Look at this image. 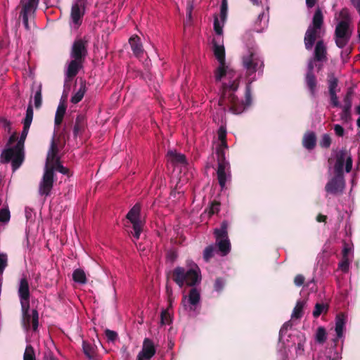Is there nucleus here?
I'll list each match as a JSON object with an SVG mask.
<instances>
[{
  "label": "nucleus",
  "instance_id": "1",
  "mask_svg": "<svg viewBox=\"0 0 360 360\" xmlns=\"http://www.w3.org/2000/svg\"><path fill=\"white\" fill-rule=\"evenodd\" d=\"M58 148L54 139H52L51 147L46 157L44 172L39 184L38 193L41 196L48 197L51 195L54 183V165L60 160L58 156Z\"/></svg>",
  "mask_w": 360,
  "mask_h": 360
},
{
  "label": "nucleus",
  "instance_id": "2",
  "mask_svg": "<svg viewBox=\"0 0 360 360\" xmlns=\"http://www.w3.org/2000/svg\"><path fill=\"white\" fill-rule=\"evenodd\" d=\"M24 143L18 140L14 147L4 149L1 154V162L7 164L11 162L13 172L18 169L24 161Z\"/></svg>",
  "mask_w": 360,
  "mask_h": 360
},
{
  "label": "nucleus",
  "instance_id": "3",
  "mask_svg": "<svg viewBox=\"0 0 360 360\" xmlns=\"http://www.w3.org/2000/svg\"><path fill=\"white\" fill-rule=\"evenodd\" d=\"M24 143L18 140L14 147L4 149L1 154V162L7 164L11 162L13 172L18 169L24 161Z\"/></svg>",
  "mask_w": 360,
  "mask_h": 360
},
{
  "label": "nucleus",
  "instance_id": "4",
  "mask_svg": "<svg viewBox=\"0 0 360 360\" xmlns=\"http://www.w3.org/2000/svg\"><path fill=\"white\" fill-rule=\"evenodd\" d=\"M323 24V15L321 10L318 8L314 14L312 24L308 27L304 34V42L307 50H311L316 39L320 37Z\"/></svg>",
  "mask_w": 360,
  "mask_h": 360
},
{
  "label": "nucleus",
  "instance_id": "5",
  "mask_svg": "<svg viewBox=\"0 0 360 360\" xmlns=\"http://www.w3.org/2000/svg\"><path fill=\"white\" fill-rule=\"evenodd\" d=\"M172 278L180 288L183 287L184 283L193 286L200 281L199 274L196 270L190 269L186 271L181 266H177L172 271Z\"/></svg>",
  "mask_w": 360,
  "mask_h": 360
},
{
  "label": "nucleus",
  "instance_id": "6",
  "mask_svg": "<svg viewBox=\"0 0 360 360\" xmlns=\"http://www.w3.org/2000/svg\"><path fill=\"white\" fill-rule=\"evenodd\" d=\"M228 102L229 111L233 114L239 115L242 113L247 107L252 103V91L250 82L247 84L245 93V101H240L239 98L233 93L228 95Z\"/></svg>",
  "mask_w": 360,
  "mask_h": 360
},
{
  "label": "nucleus",
  "instance_id": "7",
  "mask_svg": "<svg viewBox=\"0 0 360 360\" xmlns=\"http://www.w3.org/2000/svg\"><path fill=\"white\" fill-rule=\"evenodd\" d=\"M243 65L248 76L257 71L263 72L264 62L252 50H249L248 54L243 56Z\"/></svg>",
  "mask_w": 360,
  "mask_h": 360
},
{
  "label": "nucleus",
  "instance_id": "8",
  "mask_svg": "<svg viewBox=\"0 0 360 360\" xmlns=\"http://www.w3.org/2000/svg\"><path fill=\"white\" fill-rule=\"evenodd\" d=\"M141 205L136 203L131 208L126 216V218L132 224L133 236L136 239L139 238L144 225V222L141 219Z\"/></svg>",
  "mask_w": 360,
  "mask_h": 360
},
{
  "label": "nucleus",
  "instance_id": "9",
  "mask_svg": "<svg viewBox=\"0 0 360 360\" xmlns=\"http://www.w3.org/2000/svg\"><path fill=\"white\" fill-rule=\"evenodd\" d=\"M316 60L311 58L307 64V72L304 75V84L309 91L311 98H316L318 91V80L316 75L314 74V62Z\"/></svg>",
  "mask_w": 360,
  "mask_h": 360
},
{
  "label": "nucleus",
  "instance_id": "10",
  "mask_svg": "<svg viewBox=\"0 0 360 360\" xmlns=\"http://www.w3.org/2000/svg\"><path fill=\"white\" fill-rule=\"evenodd\" d=\"M345 163V171L349 172L352 168V158L348 150L345 148L339 150L335 157L334 165V173L344 174V165Z\"/></svg>",
  "mask_w": 360,
  "mask_h": 360
},
{
  "label": "nucleus",
  "instance_id": "11",
  "mask_svg": "<svg viewBox=\"0 0 360 360\" xmlns=\"http://www.w3.org/2000/svg\"><path fill=\"white\" fill-rule=\"evenodd\" d=\"M351 32L349 29V23L345 20H341L335 27V40L336 46L340 48H344L349 42L351 37Z\"/></svg>",
  "mask_w": 360,
  "mask_h": 360
},
{
  "label": "nucleus",
  "instance_id": "12",
  "mask_svg": "<svg viewBox=\"0 0 360 360\" xmlns=\"http://www.w3.org/2000/svg\"><path fill=\"white\" fill-rule=\"evenodd\" d=\"M22 311V325L27 329L32 324L33 330H37L39 326V313L37 309L32 310V314H30V302L20 303Z\"/></svg>",
  "mask_w": 360,
  "mask_h": 360
},
{
  "label": "nucleus",
  "instance_id": "13",
  "mask_svg": "<svg viewBox=\"0 0 360 360\" xmlns=\"http://www.w3.org/2000/svg\"><path fill=\"white\" fill-rule=\"evenodd\" d=\"M88 42L86 40L83 39H77L74 41L70 56L72 59L80 60L85 61L86 58L88 55Z\"/></svg>",
  "mask_w": 360,
  "mask_h": 360
},
{
  "label": "nucleus",
  "instance_id": "14",
  "mask_svg": "<svg viewBox=\"0 0 360 360\" xmlns=\"http://www.w3.org/2000/svg\"><path fill=\"white\" fill-rule=\"evenodd\" d=\"M344 188V174L335 173V176L326 184L325 190L328 193L337 195L342 193Z\"/></svg>",
  "mask_w": 360,
  "mask_h": 360
},
{
  "label": "nucleus",
  "instance_id": "15",
  "mask_svg": "<svg viewBox=\"0 0 360 360\" xmlns=\"http://www.w3.org/2000/svg\"><path fill=\"white\" fill-rule=\"evenodd\" d=\"M239 86L238 79L233 80L231 84L223 83L222 84V92L221 96L219 100V105L220 106H229L228 95L237 91Z\"/></svg>",
  "mask_w": 360,
  "mask_h": 360
},
{
  "label": "nucleus",
  "instance_id": "16",
  "mask_svg": "<svg viewBox=\"0 0 360 360\" xmlns=\"http://www.w3.org/2000/svg\"><path fill=\"white\" fill-rule=\"evenodd\" d=\"M85 61L72 59L68 65L65 71V82L71 81L78 74L79 71L83 68Z\"/></svg>",
  "mask_w": 360,
  "mask_h": 360
},
{
  "label": "nucleus",
  "instance_id": "17",
  "mask_svg": "<svg viewBox=\"0 0 360 360\" xmlns=\"http://www.w3.org/2000/svg\"><path fill=\"white\" fill-rule=\"evenodd\" d=\"M200 300V295L199 291L193 288L190 290L189 294L188 296V300L186 296H184L182 299L181 304L184 305L185 308H186V302L189 303V310L190 311H195L197 308V305L199 304Z\"/></svg>",
  "mask_w": 360,
  "mask_h": 360
},
{
  "label": "nucleus",
  "instance_id": "18",
  "mask_svg": "<svg viewBox=\"0 0 360 360\" xmlns=\"http://www.w3.org/2000/svg\"><path fill=\"white\" fill-rule=\"evenodd\" d=\"M18 295L20 303L30 302V285L26 276H23L20 280Z\"/></svg>",
  "mask_w": 360,
  "mask_h": 360
},
{
  "label": "nucleus",
  "instance_id": "19",
  "mask_svg": "<svg viewBox=\"0 0 360 360\" xmlns=\"http://www.w3.org/2000/svg\"><path fill=\"white\" fill-rule=\"evenodd\" d=\"M156 353L153 342L149 338H145L143 342L142 349L138 354L139 356L150 360Z\"/></svg>",
  "mask_w": 360,
  "mask_h": 360
},
{
  "label": "nucleus",
  "instance_id": "20",
  "mask_svg": "<svg viewBox=\"0 0 360 360\" xmlns=\"http://www.w3.org/2000/svg\"><path fill=\"white\" fill-rule=\"evenodd\" d=\"M87 127V120L84 115L79 114L77 115L73 126V136L76 139L82 136Z\"/></svg>",
  "mask_w": 360,
  "mask_h": 360
},
{
  "label": "nucleus",
  "instance_id": "21",
  "mask_svg": "<svg viewBox=\"0 0 360 360\" xmlns=\"http://www.w3.org/2000/svg\"><path fill=\"white\" fill-rule=\"evenodd\" d=\"M327 49L323 40H319L314 48V60L318 62L327 60Z\"/></svg>",
  "mask_w": 360,
  "mask_h": 360
},
{
  "label": "nucleus",
  "instance_id": "22",
  "mask_svg": "<svg viewBox=\"0 0 360 360\" xmlns=\"http://www.w3.org/2000/svg\"><path fill=\"white\" fill-rule=\"evenodd\" d=\"M129 43L134 56L137 58L142 57L144 50L141 41V38L137 35H133L129 38Z\"/></svg>",
  "mask_w": 360,
  "mask_h": 360
},
{
  "label": "nucleus",
  "instance_id": "23",
  "mask_svg": "<svg viewBox=\"0 0 360 360\" xmlns=\"http://www.w3.org/2000/svg\"><path fill=\"white\" fill-rule=\"evenodd\" d=\"M84 15V7H82V4H79V1L75 3L72 6L71 8V18L72 22L77 25H79L82 22L81 19Z\"/></svg>",
  "mask_w": 360,
  "mask_h": 360
},
{
  "label": "nucleus",
  "instance_id": "24",
  "mask_svg": "<svg viewBox=\"0 0 360 360\" xmlns=\"http://www.w3.org/2000/svg\"><path fill=\"white\" fill-rule=\"evenodd\" d=\"M39 0H20V4L22 6L21 13L30 14L34 13L38 8Z\"/></svg>",
  "mask_w": 360,
  "mask_h": 360
},
{
  "label": "nucleus",
  "instance_id": "25",
  "mask_svg": "<svg viewBox=\"0 0 360 360\" xmlns=\"http://www.w3.org/2000/svg\"><path fill=\"white\" fill-rule=\"evenodd\" d=\"M316 136L314 131L304 134L302 139V145L307 150H313L316 147Z\"/></svg>",
  "mask_w": 360,
  "mask_h": 360
},
{
  "label": "nucleus",
  "instance_id": "26",
  "mask_svg": "<svg viewBox=\"0 0 360 360\" xmlns=\"http://www.w3.org/2000/svg\"><path fill=\"white\" fill-rule=\"evenodd\" d=\"M212 44L214 56L219 61V64L223 65V63H225L226 62L224 46L223 45L218 44L214 39L212 40Z\"/></svg>",
  "mask_w": 360,
  "mask_h": 360
},
{
  "label": "nucleus",
  "instance_id": "27",
  "mask_svg": "<svg viewBox=\"0 0 360 360\" xmlns=\"http://www.w3.org/2000/svg\"><path fill=\"white\" fill-rule=\"evenodd\" d=\"M82 348L84 354L89 360H97L96 358V347L94 345L84 340L82 342Z\"/></svg>",
  "mask_w": 360,
  "mask_h": 360
},
{
  "label": "nucleus",
  "instance_id": "28",
  "mask_svg": "<svg viewBox=\"0 0 360 360\" xmlns=\"http://www.w3.org/2000/svg\"><path fill=\"white\" fill-rule=\"evenodd\" d=\"M345 316L343 314H338L335 318V332L338 338H341L343 335V330L345 325Z\"/></svg>",
  "mask_w": 360,
  "mask_h": 360
},
{
  "label": "nucleus",
  "instance_id": "29",
  "mask_svg": "<svg viewBox=\"0 0 360 360\" xmlns=\"http://www.w3.org/2000/svg\"><path fill=\"white\" fill-rule=\"evenodd\" d=\"M216 245L223 256L228 255L231 250V243L229 238L216 240Z\"/></svg>",
  "mask_w": 360,
  "mask_h": 360
},
{
  "label": "nucleus",
  "instance_id": "30",
  "mask_svg": "<svg viewBox=\"0 0 360 360\" xmlns=\"http://www.w3.org/2000/svg\"><path fill=\"white\" fill-rule=\"evenodd\" d=\"M327 82L328 86V93L338 92L340 91V89H338L339 82L338 79L335 77L333 72L328 74Z\"/></svg>",
  "mask_w": 360,
  "mask_h": 360
},
{
  "label": "nucleus",
  "instance_id": "31",
  "mask_svg": "<svg viewBox=\"0 0 360 360\" xmlns=\"http://www.w3.org/2000/svg\"><path fill=\"white\" fill-rule=\"evenodd\" d=\"M167 156L169 158L170 161L175 165H184L186 163V156L183 154L170 150L167 153Z\"/></svg>",
  "mask_w": 360,
  "mask_h": 360
},
{
  "label": "nucleus",
  "instance_id": "32",
  "mask_svg": "<svg viewBox=\"0 0 360 360\" xmlns=\"http://www.w3.org/2000/svg\"><path fill=\"white\" fill-rule=\"evenodd\" d=\"M86 91V88L85 82L82 81L80 83L79 89L72 96V98L70 99L71 103H72L74 104H77L79 102H80L82 100Z\"/></svg>",
  "mask_w": 360,
  "mask_h": 360
},
{
  "label": "nucleus",
  "instance_id": "33",
  "mask_svg": "<svg viewBox=\"0 0 360 360\" xmlns=\"http://www.w3.org/2000/svg\"><path fill=\"white\" fill-rule=\"evenodd\" d=\"M228 166L219 165L217 171V179L221 189H224L226 186L227 176L226 174V169Z\"/></svg>",
  "mask_w": 360,
  "mask_h": 360
},
{
  "label": "nucleus",
  "instance_id": "34",
  "mask_svg": "<svg viewBox=\"0 0 360 360\" xmlns=\"http://www.w3.org/2000/svg\"><path fill=\"white\" fill-rule=\"evenodd\" d=\"M228 223L226 221H222L219 229H214V234L216 240H220L223 238H229L228 237Z\"/></svg>",
  "mask_w": 360,
  "mask_h": 360
},
{
  "label": "nucleus",
  "instance_id": "35",
  "mask_svg": "<svg viewBox=\"0 0 360 360\" xmlns=\"http://www.w3.org/2000/svg\"><path fill=\"white\" fill-rule=\"evenodd\" d=\"M72 279L75 283L85 284L87 282L86 274L82 269H76L72 273Z\"/></svg>",
  "mask_w": 360,
  "mask_h": 360
},
{
  "label": "nucleus",
  "instance_id": "36",
  "mask_svg": "<svg viewBox=\"0 0 360 360\" xmlns=\"http://www.w3.org/2000/svg\"><path fill=\"white\" fill-rule=\"evenodd\" d=\"M305 304H306V302L304 300H298L297 302L296 305L294 307L292 315H291L292 319H299L302 316L303 309L304 307Z\"/></svg>",
  "mask_w": 360,
  "mask_h": 360
},
{
  "label": "nucleus",
  "instance_id": "37",
  "mask_svg": "<svg viewBox=\"0 0 360 360\" xmlns=\"http://www.w3.org/2000/svg\"><path fill=\"white\" fill-rule=\"evenodd\" d=\"M33 108L31 103H30L26 110L25 117L22 121L23 128L30 129L33 119Z\"/></svg>",
  "mask_w": 360,
  "mask_h": 360
},
{
  "label": "nucleus",
  "instance_id": "38",
  "mask_svg": "<svg viewBox=\"0 0 360 360\" xmlns=\"http://www.w3.org/2000/svg\"><path fill=\"white\" fill-rule=\"evenodd\" d=\"M65 111L66 106L64 104H59L55 115L54 123L56 126H59L61 124L63 120V117L65 114Z\"/></svg>",
  "mask_w": 360,
  "mask_h": 360
},
{
  "label": "nucleus",
  "instance_id": "39",
  "mask_svg": "<svg viewBox=\"0 0 360 360\" xmlns=\"http://www.w3.org/2000/svg\"><path fill=\"white\" fill-rule=\"evenodd\" d=\"M224 148V147L220 146L217 149L216 154L218 162V166L221 165L223 166H229V162L226 160Z\"/></svg>",
  "mask_w": 360,
  "mask_h": 360
},
{
  "label": "nucleus",
  "instance_id": "40",
  "mask_svg": "<svg viewBox=\"0 0 360 360\" xmlns=\"http://www.w3.org/2000/svg\"><path fill=\"white\" fill-rule=\"evenodd\" d=\"M315 339L319 344H323L326 341L327 333L324 327L320 326L317 328Z\"/></svg>",
  "mask_w": 360,
  "mask_h": 360
},
{
  "label": "nucleus",
  "instance_id": "41",
  "mask_svg": "<svg viewBox=\"0 0 360 360\" xmlns=\"http://www.w3.org/2000/svg\"><path fill=\"white\" fill-rule=\"evenodd\" d=\"M23 360H36L34 349L31 345H27L23 355Z\"/></svg>",
  "mask_w": 360,
  "mask_h": 360
},
{
  "label": "nucleus",
  "instance_id": "42",
  "mask_svg": "<svg viewBox=\"0 0 360 360\" xmlns=\"http://www.w3.org/2000/svg\"><path fill=\"white\" fill-rule=\"evenodd\" d=\"M218 139L221 141V146L227 148L226 143V130L223 126H221L217 131Z\"/></svg>",
  "mask_w": 360,
  "mask_h": 360
},
{
  "label": "nucleus",
  "instance_id": "43",
  "mask_svg": "<svg viewBox=\"0 0 360 360\" xmlns=\"http://www.w3.org/2000/svg\"><path fill=\"white\" fill-rule=\"evenodd\" d=\"M8 266V255L5 252H0V274L2 275Z\"/></svg>",
  "mask_w": 360,
  "mask_h": 360
},
{
  "label": "nucleus",
  "instance_id": "44",
  "mask_svg": "<svg viewBox=\"0 0 360 360\" xmlns=\"http://www.w3.org/2000/svg\"><path fill=\"white\" fill-rule=\"evenodd\" d=\"M328 311V306L323 303H316L313 311V316L318 318L322 312Z\"/></svg>",
  "mask_w": 360,
  "mask_h": 360
},
{
  "label": "nucleus",
  "instance_id": "45",
  "mask_svg": "<svg viewBox=\"0 0 360 360\" xmlns=\"http://www.w3.org/2000/svg\"><path fill=\"white\" fill-rule=\"evenodd\" d=\"M215 247L213 245H208L203 252V258L206 262H209L214 257Z\"/></svg>",
  "mask_w": 360,
  "mask_h": 360
},
{
  "label": "nucleus",
  "instance_id": "46",
  "mask_svg": "<svg viewBox=\"0 0 360 360\" xmlns=\"http://www.w3.org/2000/svg\"><path fill=\"white\" fill-rule=\"evenodd\" d=\"M331 143L332 140L330 136L328 134H324L319 141V146L323 148H330Z\"/></svg>",
  "mask_w": 360,
  "mask_h": 360
},
{
  "label": "nucleus",
  "instance_id": "47",
  "mask_svg": "<svg viewBox=\"0 0 360 360\" xmlns=\"http://www.w3.org/2000/svg\"><path fill=\"white\" fill-rule=\"evenodd\" d=\"M226 63H223V65L219 64V66L217 68L215 72V79L217 81H220L221 78L226 75Z\"/></svg>",
  "mask_w": 360,
  "mask_h": 360
},
{
  "label": "nucleus",
  "instance_id": "48",
  "mask_svg": "<svg viewBox=\"0 0 360 360\" xmlns=\"http://www.w3.org/2000/svg\"><path fill=\"white\" fill-rule=\"evenodd\" d=\"M42 104L41 85L38 86L37 91L34 94V105L36 108H39Z\"/></svg>",
  "mask_w": 360,
  "mask_h": 360
},
{
  "label": "nucleus",
  "instance_id": "49",
  "mask_svg": "<svg viewBox=\"0 0 360 360\" xmlns=\"http://www.w3.org/2000/svg\"><path fill=\"white\" fill-rule=\"evenodd\" d=\"M11 214L8 207L0 210V222L8 223L10 221Z\"/></svg>",
  "mask_w": 360,
  "mask_h": 360
},
{
  "label": "nucleus",
  "instance_id": "50",
  "mask_svg": "<svg viewBox=\"0 0 360 360\" xmlns=\"http://www.w3.org/2000/svg\"><path fill=\"white\" fill-rule=\"evenodd\" d=\"M172 322L170 314L167 309L162 311L160 314V323L162 325L169 324Z\"/></svg>",
  "mask_w": 360,
  "mask_h": 360
},
{
  "label": "nucleus",
  "instance_id": "51",
  "mask_svg": "<svg viewBox=\"0 0 360 360\" xmlns=\"http://www.w3.org/2000/svg\"><path fill=\"white\" fill-rule=\"evenodd\" d=\"M225 285V280L221 277H218L216 278L214 283V289L217 292H220L223 290Z\"/></svg>",
  "mask_w": 360,
  "mask_h": 360
},
{
  "label": "nucleus",
  "instance_id": "52",
  "mask_svg": "<svg viewBox=\"0 0 360 360\" xmlns=\"http://www.w3.org/2000/svg\"><path fill=\"white\" fill-rule=\"evenodd\" d=\"M53 165H54V170L56 169L63 174H68L69 169L67 167H65L61 165L60 160H57V161L56 162H54Z\"/></svg>",
  "mask_w": 360,
  "mask_h": 360
},
{
  "label": "nucleus",
  "instance_id": "53",
  "mask_svg": "<svg viewBox=\"0 0 360 360\" xmlns=\"http://www.w3.org/2000/svg\"><path fill=\"white\" fill-rule=\"evenodd\" d=\"M220 202L217 200H214L211 202L209 214L212 215L214 214L218 213L219 212Z\"/></svg>",
  "mask_w": 360,
  "mask_h": 360
},
{
  "label": "nucleus",
  "instance_id": "54",
  "mask_svg": "<svg viewBox=\"0 0 360 360\" xmlns=\"http://www.w3.org/2000/svg\"><path fill=\"white\" fill-rule=\"evenodd\" d=\"M349 258H342L341 262L339 263V268L342 271L346 273L349 270Z\"/></svg>",
  "mask_w": 360,
  "mask_h": 360
},
{
  "label": "nucleus",
  "instance_id": "55",
  "mask_svg": "<svg viewBox=\"0 0 360 360\" xmlns=\"http://www.w3.org/2000/svg\"><path fill=\"white\" fill-rule=\"evenodd\" d=\"M340 117L344 122H349L352 118L351 110L342 108V113L340 114Z\"/></svg>",
  "mask_w": 360,
  "mask_h": 360
},
{
  "label": "nucleus",
  "instance_id": "56",
  "mask_svg": "<svg viewBox=\"0 0 360 360\" xmlns=\"http://www.w3.org/2000/svg\"><path fill=\"white\" fill-rule=\"evenodd\" d=\"M228 5L226 0H223L221 5L220 16L222 20H225L227 14Z\"/></svg>",
  "mask_w": 360,
  "mask_h": 360
},
{
  "label": "nucleus",
  "instance_id": "57",
  "mask_svg": "<svg viewBox=\"0 0 360 360\" xmlns=\"http://www.w3.org/2000/svg\"><path fill=\"white\" fill-rule=\"evenodd\" d=\"M105 333L108 341L113 342L117 338V333L115 331L106 329Z\"/></svg>",
  "mask_w": 360,
  "mask_h": 360
},
{
  "label": "nucleus",
  "instance_id": "58",
  "mask_svg": "<svg viewBox=\"0 0 360 360\" xmlns=\"http://www.w3.org/2000/svg\"><path fill=\"white\" fill-rule=\"evenodd\" d=\"M338 92L329 93L330 103L333 107H339L340 102L337 96Z\"/></svg>",
  "mask_w": 360,
  "mask_h": 360
},
{
  "label": "nucleus",
  "instance_id": "59",
  "mask_svg": "<svg viewBox=\"0 0 360 360\" xmlns=\"http://www.w3.org/2000/svg\"><path fill=\"white\" fill-rule=\"evenodd\" d=\"M345 105L342 107L343 108L349 109L352 108V98H351V92L348 91L344 98Z\"/></svg>",
  "mask_w": 360,
  "mask_h": 360
},
{
  "label": "nucleus",
  "instance_id": "60",
  "mask_svg": "<svg viewBox=\"0 0 360 360\" xmlns=\"http://www.w3.org/2000/svg\"><path fill=\"white\" fill-rule=\"evenodd\" d=\"M305 281V278L302 274H297L294 278V284L296 286L300 287L304 285Z\"/></svg>",
  "mask_w": 360,
  "mask_h": 360
},
{
  "label": "nucleus",
  "instance_id": "61",
  "mask_svg": "<svg viewBox=\"0 0 360 360\" xmlns=\"http://www.w3.org/2000/svg\"><path fill=\"white\" fill-rule=\"evenodd\" d=\"M214 30L218 35H221L223 32L222 26L220 25L218 18L216 16L214 20Z\"/></svg>",
  "mask_w": 360,
  "mask_h": 360
},
{
  "label": "nucleus",
  "instance_id": "62",
  "mask_svg": "<svg viewBox=\"0 0 360 360\" xmlns=\"http://www.w3.org/2000/svg\"><path fill=\"white\" fill-rule=\"evenodd\" d=\"M334 131L337 136H338L340 137H342L344 136L345 129L341 125L335 124L334 126Z\"/></svg>",
  "mask_w": 360,
  "mask_h": 360
},
{
  "label": "nucleus",
  "instance_id": "63",
  "mask_svg": "<svg viewBox=\"0 0 360 360\" xmlns=\"http://www.w3.org/2000/svg\"><path fill=\"white\" fill-rule=\"evenodd\" d=\"M44 360H58L51 351L44 352Z\"/></svg>",
  "mask_w": 360,
  "mask_h": 360
},
{
  "label": "nucleus",
  "instance_id": "64",
  "mask_svg": "<svg viewBox=\"0 0 360 360\" xmlns=\"http://www.w3.org/2000/svg\"><path fill=\"white\" fill-rule=\"evenodd\" d=\"M0 123L2 124V126L8 130V131L11 130V122L8 120L6 118H1L0 119Z\"/></svg>",
  "mask_w": 360,
  "mask_h": 360
}]
</instances>
